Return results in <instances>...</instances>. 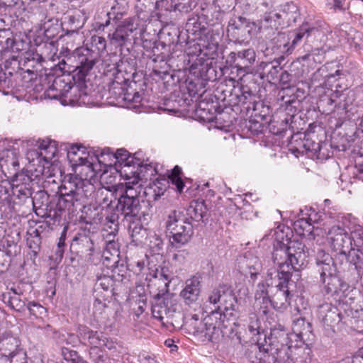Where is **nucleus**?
<instances>
[{
	"label": "nucleus",
	"mask_w": 363,
	"mask_h": 363,
	"mask_svg": "<svg viewBox=\"0 0 363 363\" xmlns=\"http://www.w3.org/2000/svg\"><path fill=\"white\" fill-rule=\"evenodd\" d=\"M140 177H132L125 183V189L118 199L117 210L121 211L125 218H130L133 221L147 222L152 214V206L150 199L157 201L164 194L162 189L156 185L147 186L143 193L148 199H140L142 185L139 184Z\"/></svg>",
	"instance_id": "obj_1"
},
{
	"label": "nucleus",
	"mask_w": 363,
	"mask_h": 363,
	"mask_svg": "<svg viewBox=\"0 0 363 363\" xmlns=\"http://www.w3.org/2000/svg\"><path fill=\"white\" fill-rule=\"evenodd\" d=\"M94 191V186L87 179L78 175H66L59 187L57 207L60 211H75L84 206Z\"/></svg>",
	"instance_id": "obj_2"
},
{
	"label": "nucleus",
	"mask_w": 363,
	"mask_h": 363,
	"mask_svg": "<svg viewBox=\"0 0 363 363\" xmlns=\"http://www.w3.org/2000/svg\"><path fill=\"white\" fill-rule=\"evenodd\" d=\"M328 240L334 250L347 255V259L356 269L363 268V228H358L349 235L339 225L333 226L328 233Z\"/></svg>",
	"instance_id": "obj_3"
},
{
	"label": "nucleus",
	"mask_w": 363,
	"mask_h": 363,
	"mask_svg": "<svg viewBox=\"0 0 363 363\" xmlns=\"http://www.w3.org/2000/svg\"><path fill=\"white\" fill-rule=\"evenodd\" d=\"M307 258L308 252L303 243L291 241L288 246L278 243L272 252V259L278 267L279 279H291L293 271H299L306 265Z\"/></svg>",
	"instance_id": "obj_4"
},
{
	"label": "nucleus",
	"mask_w": 363,
	"mask_h": 363,
	"mask_svg": "<svg viewBox=\"0 0 363 363\" xmlns=\"http://www.w3.org/2000/svg\"><path fill=\"white\" fill-rule=\"evenodd\" d=\"M164 228L171 245L176 248L187 244L194 235L192 223L182 212L176 210L171 211L166 216Z\"/></svg>",
	"instance_id": "obj_5"
},
{
	"label": "nucleus",
	"mask_w": 363,
	"mask_h": 363,
	"mask_svg": "<svg viewBox=\"0 0 363 363\" xmlns=\"http://www.w3.org/2000/svg\"><path fill=\"white\" fill-rule=\"evenodd\" d=\"M187 326L193 335L213 342L219 338L223 329L226 328L228 323L222 319V315L218 311H213L203 321L199 320L196 315H194L187 323Z\"/></svg>",
	"instance_id": "obj_6"
},
{
	"label": "nucleus",
	"mask_w": 363,
	"mask_h": 363,
	"mask_svg": "<svg viewBox=\"0 0 363 363\" xmlns=\"http://www.w3.org/2000/svg\"><path fill=\"white\" fill-rule=\"evenodd\" d=\"M291 337L284 330H274L272 333L269 347L266 352L272 356L274 362H289L293 353L294 345Z\"/></svg>",
	"instance_id": "obj_7"
},
{
	"label": "nucleus",
	"mask_w": 363,
	"mask_h": 363,
	"mask_svg": "<svg viewBox=\"0 0 363 363\" xmlns=\"http://www.w3.org/2000/svg\"><path fill=\"white\" fill-rule=\"evenodd\" d=\"M72 57L75 62V69L78 71L79 77L81 79L89 74L100 60L99 53L87 47H80L75 49Z\"/></svg>",
	"instance_id": "obj_8"
},
{
	"label": "nucleus",
	"mask_w": 363,
	"mask_h": 363,
	"mask_svg": "<svg viewBox=\"0 0 363 363\" xmlns=\"http://www.w3.org/2000/svg\"><path fill=\"white\" fill-rule=\"evenodd\" d=\"M297 6L294 3H288L284 6L281 13L269 12L266 13L261 18V28L263 25L277 29L279 26L285 24L289 25L295 22L297 17Z\"/></svg>",
	"instance_id": "obj_9"
},
{
	"label": "nucleus",
	"mask_w": 363,
	"mask_h": 363,
	"mask_svg": "<svg viewBox=\"0 0 363 363\" xmlns=\"http://www.w3.org/2000/svg\"><path fill=\"white\" fill-rule=\"evenodd\" d=\"M114 157L116 160L115 164L121 167L118 170L120 175L124 177L125 181H128L132 177H140L135 169L140 167V163L135 162L134 158L126 150L123 148L117 150Z\"/></svg>",
	"instance_id": "obj_10"
},
{
	"label": "nucleus",
	"mask_w": 363,
	"mask_h": 363,
	"mask_svg": "<svg viewBox=\"0 0 363 363\" xmlns=\"http://www.w3.org/2000/svg\"><path fill=\"white\" fill-rule=\"evenodd\" d=\"M73 89V84L69 76L57 77L52 85L45 91V99H61L68 98L70 91Z\"/></svg>",
	"instance_id": "obj_11"
},
{
	"label": "nucleus",
	"mask_w": 363,
	"mask_h": 363,
	"mask_svg": "<svg viewBox=\"0 0 363 363\" xmlns=\"http://www.w3.org/2000/svg\"><path fill=\"white\" fill-rule=\"evenodd\" d=\"M138 24L135 18H128L119 25L108 37L111 44L122 46L130 39V36L137 30Z\"/></svg>",
	"instance_id": "obj_12"
},
{
	"label": "nucleus",
	"mask_w": 363,
	"mask_h": 363,
	"mask_svg": "<svg viewBox=\"0 0 363 363\" xmlns=\"http://www.w3.org/2000/svg\"><path fill=\"white\" fill-rule=\"evenodd\" d=\"M290 279H279L276 285V291L271 298L272 308L275 310L283 311L290 305L291 294L288 287Z\"/></svg>",
	"instance_id": "obj_13"
},
{
	"label": "nucleus",
	"mask_w": 363,
	"mask_h": 363,
	"mask_svg": "<svg viewBox=\"0 0 363 363\" xmlns=\"http://www.w3.org/2000/svg\"><path fill=\"white\" fill-rule=\"evenodd\" d=\"M318 320L325 328H333L341 320V313L337 307L330 303L319 306L317 311Z\"/></svg>",
	"instance_id": "obj_14"
},
{
	"label": "nucleus",
	"mask_w": 363,
	"mask_h": 363,
	"mask_svg": "<svg viewBox=\"0 0 363 363\" xmlns=\"http://www.w3.org/2000/svg\"><path fill=\"white\" fill-rule=\"evenodd\" d=\"M201 291V277L196 274L186 279L185 286L179 296L186 305L195 303L200 296Z\"/></svg>",
	"instance_id": "obj_15"
},
{
	"label": "nucleus",
	"mask_w": 363,
	"mask_h": 363,
	"mask_svg": "<svg viewBox=\"0 0 363 363\" xmlns=\"http://www.w3.org/2000/svg\"><path fill=\"white\" fill-rule=\"evenodd\" d=\"M77 333L79 336L84 340H88L91 347H106L111 349L113 346L112 342H109L108 339L102 334L97 331H93L85 325H79Z\"/></svg>",
	"instance_id": "obj_16"
},
{
	"label": "nucleus",
	"mask_w": 363,
	"mask_h": 363,
	"mask_svg": "<svg viewBox=\"0 0 363 363\" xmlns=\"http://www.w3.org/2000/svg\"><path fill=\"white\" fill-rule=\"evenodd\" d=\"M21 345V340L11 332L0 333V361L4 362Z\"/></svg>",
	"instance_id": "obj_17"
},
{
	"label": "nucleus",
	"mask_w": 363,
	"mask_h": 363,
	"mask_svg": "<svg viewBox=\"0 0 363 363\" xmlns=\"http://www.w3.org/2000/svg\"><path fill=\"white\" fill-rule=\"evenodd\" d=\"M297 314L293 315L292 330L293 333L289 334L291 339H295L299 342L306 339V335H308L312 331L311 323L306 321V318L302 316L301 311L297 308Z\"/></svg>",
	"instance_id": "obj_18"
},
{
	"label": "nucleus",
	"mask_w": 363,
	"mask_h": 363,
	"mask_svg": "<svg viewBox=\"0 0 363 363\" xmlns=\"http://www.w3.org/2000/svg\"><path fill=\"white\" fill-rule=\"evenodd\" d=\"M240 269L245 276L250 275L254 281L262 269V264L257 256L252 253H246L240 261Z\"/></svg>",
	"instance_id": "obj_19"
},
{
	"label": "nucleus",
	"mask_w": 363,
	"mask_h": 363,
	"mask_svg": "<svg viewBox=\"0 0 363 363\" xmlns=\"http://www.w3.org/2000/svg\"><path fill=\"white\" fill-rule=\"evenodd\" d=\"M316 267L320 279L337 274V268L333 259L323 250H320L317 254Z\"/></svg>",
	"instance_id": "obj_20"
},
{
	"label": "nucleus",
	"mask_w": 363,
	"mask_h": 363,
	"mask_svg": "<svg viewBox=\"0 0 363 363\" xmlns=\"http://www.w3.org/2000/svg\"><path fill=\"white\" fill-rule=\"evenodd\" d=\"M321 281L324 284L325 293L331 296L340 295V298H341L342 295H345V293L349 289V285L343 281L337 274L327 278H323Z\"/></svg>",
	"instance_id": "obj_21"
},
{
	"label": "nucleus",
	"mask_w": 363,
	"mask_h": 363,
	"mask_svg": "<svg viewBox=\"0 0 363 363\" xmlns=\"http://www.w3.org/2000/svg\"><path fill=\"white\" fill-rule=\"evenodd\" d=\"M236 309L237 298L233 293V291L230 289V291L224 295L223 301L215 311H218L222 315V319L225 320V322L228 323L230 318L235 316Z\"/></svg>",
	"instance_id": "obj_22"
},
{
	"label": "nucleus",
	"mask_w": 363,
	"mask_h": 363,
	"mask_svg": "<svg viewBox=\"0 0 363 363\" xmlns=\"http://www.w3.org/2000/svg\"><path fill=\"white\" fill-rule=\"evenodd\" d=\"M235 105L240 106L247 111L255 108L256 96L247 86L239 88L238 93L235 94Z\"/></svg>",
	"instance_id": "obj_23"
},
{
	"label": "nucleus",
	"mask_w": 363,
	"mask_h": 363,
	"mask_svg": "<svg viewBox=\"0 0 363 363\" xmlns=\"http://www.w3.org/2000/svg\"><path fill=\"white\" fill-rule=\"evenodd\" d=\"M200 40L203 52L201 57L204 59V62L208 60L214 59L218 55V42L216 37L212 34L208 33L203 37L200 38Z\"/></svg>",
	"instance_id": "obj_24"
},
{
	"label": "nucleus",
	"mask_w": 363,
	"mask_h": 363,
	"mask_svg": "<svg viewBox=\"0 0 363 363\" xmlns=\"http://www.w3.org/2000/svg\"><path fill=\"white\" fill-rule=\"evenodd\" d=\"M231 57L236 67L247 68L252 65L256 58V53L253 49H245L238 52H231Z\"/></svg>",
	"instance_id": "obj_25"
},
{
	"label": "nucleus",
	"mask_w": 363,
	"mask_h": 363,
	"mask_svg": "<svg viewBox=\"0 0 363 363\" xmlns=\"http://www.w3.org/2000/svg\"><path fill=\"white\" fill-rule=\"evenodd\" d=\"M350 104L345 97L344 96L342 97L338 96L336 101L335 108L334 111L331 112V115L333 118L342 123L350 118Z\"/></svg>",
	"instance_id": "obj_26"
},
{
	"label": "nucleus",
	"mask_w": 363,
	"mask_h": 363,
	"mask_svg": "<svg viewBox=\"0 0 363 363\" xmlns=\"http://www.w3.org/2000/svg\"><path fill=\"white\" fill-rule=\"evenodd\" d=\"M121 63L122 62L119 55L115 53L107 54L101 62L104 73H112L114 75L116 73L121 72Z\"/></svg>",
	"instance_id": "obj_27"
},
{
	"label": "nucleus",
	"mask_w": 363,
	"mask_h": 363,
	"mask_svg": "<svg viewBox=\"0 0 363 363\" xmlns=\"http://www.w3.org/2000/svg\"><path fill=\"white\" fill-rule=\"evenodd\" d=\"M315 221L316 219L312 218V214H309L308 218H301L296 220L294 223V229L300 236L309 235L313 231V223H315Z\"/></svg>",
	"instance_id": "obj_28"
},
{
	"label": "nucleus",
	"mask_w": 363,
	"mask_h": 363,
	"mask_svg": "<svg viewBox=\"0 0 363 363\" xmlns=\"http://www.w3.org/2000/svg\"><path fill=\"white\" fill-rule=\"evenodd\" d=\"M338 98L337 93H332L330 95L321 96L317 103L318 108L323 114L329 115L335 108L336 101Z\"/></svg>",
	"instance_id": "obj_29"
},
{
	"label": "nucleus",
	"mask_w": 363,
	"mask_h": 363,
	"mask_svg": "<svg viewBox=\"0 0 363 363\" xmlns=\"http://www.w3.org/2000/svg\"><path fill=\"white\" fill-rule=\"evenodd\" d=\"M186 52L189 57H196L195 61L191 66V68H196L199 65H203L205 63L204 59L201 57L203 52L200 38L197 42L189 43L186 49Z\"/></svg>",
	"instance_id": "obj_30"
},
{
	"label": "nucleus",
	"mask_w": 363,
	"mask_h": 363,
	"mask_svg": "<svg viewBox=\"0 0 363 363\" xmlns=\"http://www.w3.org/2000/svg\"><path fill=\"white\" fill-rule=\"evenodd\" d=\"M311 350L303 345H294L291 358L289 361L293 363H308L311 360Z\"/></svg>",
	"instance_id": "obj_31"
},
{
	"label": "nucleus",
	"mask_w": 363,
	"mask_h": 363,
	"mask_svg": "<svg viewBox=\"0 0 363 363\" xmlns=\"http://www.w3.org/2000/svg\"><path fill=\"white\" fill-rule=\"evenodd\" d=\"M316 32H318V28L308 22L303 23L295 33L291 42V48L294 49L305 36L308 37L311 34H315Z\"/></svg>",
	"instance_id": "obj_32"
},
{
	"label": "nucleus",
	"mask_w": 363,
	"mask_h": 363,
	"mask_svg": "<svg viewBox=\"0 0 363 363\" xmlns=\"http://www.w3.org/2000/svg\"><path fill=\"white\" fill-rule=\"evenodd\" d=\"M254 27H255V24L254 23L248 22L245 18L239 16L233 18L229 21L228 31L247 30V33L250 34L251 29Z\"/></svg>",
	"instance_id": "obj_33"
},
{
	"label": "nucleus",
	"mask_w": 363,
	"mask_h": 363,
	"mask_svg": "<svg viewBox=\"0 0 363 363\" xmlns=\"http://www.w3.org/2000/svg\"><path fill=\"white\" fill-rule=\"evenodd\" d=\"M186 212L187 215L191 220L200 221L203 219L205 215L206 207L203 202L193 201L190 203Z\"/></svg>",
	"instance_id": "obj_34"
},
{
	"label": "nucleus",
	"mask_w": 363,
	"mask_h": 363,
	"mask_svg": "<svg viewBox=\"0 0 363 363\" xmlns=\"http://www.w3.org/2000/svg\"><path fill=\"white\" fill-rule=\"evenodd\" d=\"M0 165L9 168L12 167L14 169L19 167V162L16 157L15 150H4L2 151L1 157L0 158Z\"/></svg>",
	"instance_id": "obj_35"
},
{
	"label": "nucleus",
	"mask_w": 363,
	"mask_h": 363,
	"mask_svg": "<svg viewBox=\"0 0 363 363\" xmlns=\"http://www.w3.org/2000/svg\"><path fill=\"white\" fill-rule=\"evenodd\" d=\"M26 242L28 247L31 250L34 256H37L40 251L41 245V238L38 229H34L32 232L28 233Z\"/></svg>",
	"instance_id": "obj_36"
},
{
	"label": "nucleus",
	"mask_w": 363,
	"mask_h": 363,
	"mask_svg": "<svg viewBox=\"0 0 363 363\" xmlns=\"http://www.w3.org/2000/svg\"><path fill=\"white\" fill-rule=\"evenodd\" d=\"M182 168L176 165L172 170L169 175V179L172 184L176 186L177 191L179 194L183 192L185 186L184 182L182 179Z\"/></svg>",
	"instance_id": "obj_37"
},
{
	"label": "nucleus",
	"mask_w": 363,
	"mask_h": 363,
	"mask_svg": "<svg viewBox=\"0 0 363 363\" xmlns=\"http://www.w3.org/2000/svg\"><path fill=\"white\" fill-rule=\"evenodd\" d=\"M79 245L81 246V252L87 260H91L95 251L93 240L89 237H84L80 239Z\"/></svg>",
	"instance_id": "obj_38"
},
{
	"label": "nucleus",
	"mask_w": 363,
	"mask_h": 363,
	"mask_svg": "<svg viewBox=\"0 0 363 363\" xmlns=\"http://www.w3.org/2000/svg\"><path fill=\"white\" fill-rule=\"evenodd\" d=\"M230 288L225 284L219 285L214 289L208 296V301L211 303L220 305L223 301V296L229 291Z\"/></svg>",
	"instance_id": "obj_39"
},
{
	"label": "nucleus",
	"mask_w": 363,
	"mask_h": 363,
	"mask_svg": "<svg viewBox=\"0 0 363 363\" xmlns=\"http://www.w3.org/2000/svg\"><path fill=\"white\" fill-rule=\"evenodd\" d=\"M4 362L9 363H28V355L26 350L23 347L22 345L10 354Z\"/></svg>",
	"instance_id": "obj_40"
},
{
	"label": "nucleus",
	"mask_w": 363,
	"mask_h": 363,
	"mask_svg": "<svg viewBox=\"0 0 363 363\" xmlns=\"http://www.w3.org/2000/svg\"><path fill=\"white\" fill-rule=\"evenodd\" d=\"M13 63H14L15 66L16 65H17V66L19 65V63L16 60H13ZM7 64H8V62H6L5 69H4V75L5 76V79H4V82H6V79H8V77H6L7 75H9L11 77L14 76L16 78H18V76H21L23 73H26V72L28 73L29 75H31V77L29 79V80H32L33 79V75L35 74H34L33 71H32L29 68H28L26 69V71H23V69H22V68L20 69L18 67H18V70L15 71L13 72V71L11 70V69L9 67Z\"/></svg>",
	"instance_id": "obj_41"
},
{
	"label": "nucleus",
	"mask_w": 363,
	"mask_h": 363,
	"mask_svg": "<svg viewBox=\"0 0 363 363\" xmlns=\"http://www.w3.org/2000/svg\"><path fill=\"white\" fill-rule=\"evenodd\" d=\"M84 149V147L77 145H72L69 150H67V157L71 162L73 163L74 165H84L86 159H84L82 157L79 156L77 159L75 158V156L77 155V152L80 150V149Z\"/></svg>",
	"instance_id": "obj_42"
},
{
	"label": "nucleus",
	"mask_w": 363,
	"mask_h": 363,
	"mask_svg": "<svg viewBox=\"0 0 363 363\" xmlns=\"http://www.w3.org/2000/svg\"><path fill=\"white\" fill-rule=\"evenodd\" d=\"M4 301L11 308L16 311H21L27 306L24 301H21L17 295L4 296Z\"/></svg>",
	"instance_id": "obj_43"
},
{
	"label": "nucleus",
	"mask_w": 363,
	"mask_h": 363,
	"mask_svg": "<svg viewBox=\"0 0 363 363\" xmlns=\"http://www.w3.org/2000/svg\"><path fill=\"white\" fill-rule=\"evenodd\" d=\"M284 103L286 104V110L291 113L289 117L284 118V121L286 124L291 123L296 112V105H298L300 101L295 96H293L291 99L285 100Z\"/></svg>",
	"instance_id": "obj_44"
},
{
	"label": "nucleus",
	"mask_w": 363,
	"mask_h": 363,
	"mask_svg": "<svg viewBox=\"0 0 363 363\" xmlns=\"http://www.w3.org/2000/svg\"><path fill=\"white\" fill-rule=\"evenodd\" d=\"M89 356L94 363H105L108 359L106 352L101 347H90Z\"/></svg>",
	"instance_id": "obj_45"
},
{
	"label": "nucleus",
	"mask_w": 363,
	"mask_h": 363,
	"mask_svg": "<svg viewBox=\"0 0 363 363\" xmlns=\"http://www.w3.org/2000/svg\"><path fill=\"white\" fill-rule=\"evenodd\" d=\"M118 247V243L113 240H106L103 256L107 259H109V255L118 257L119 254Z\"/></svg>",
	"instance_id": "obj_46"
},
{
	"label": "nucleus",
	"mask_w": 363,
	"mask_h": 363,
	"mask_svg": "<svg viewBox=\"0 0 363 363\" xmlns=\"http://www.w3.org/2000/svg\"><path fill=\"white\" fill-rule=\"evenodd\" d=\"M26 308L30 312V314L35 316L36 318H41L43 315L46 313V308L35 301L28 302Z\"/></svg>",
	"instance_id": "obj_47"
},
{
	"label": "nucleus",
	"mask_w": 363,
	"mask_h": 363,
	"mask_svg": "<svg viewBox=\"0 0 363 363\" xmlns=\"http://www.w3.org/2000/svg\"><path fill=\"white\" fill-rule=\"evenodd\" d=\"M255 306L258 308L259 312L267 315L272 307V302L270 297L255 300Z\"/></svg>",
	"instance_id": "obj_48"
},
{
	"label": "nucleus",
	"mask_w": 363,
	"mask_h": 363,
	"mask_svg": "<svg viewBox=\"0 0 363 363\" xmlns=\"http://www.w3.org/2000/svg\"><path fill=\"white\" fill-rule=\"evenodd\" d=\"M196 6V0H178L175 4L174 9L180 12L188 13Z\"/></svg>",
	"instance_id": "obj_49"
},
{
	"label": "nucleus",
	"mask_w": 363,
	"mask_h": 363,
	"mask_svg": "<svg viewBox=\"0 0 363 363\" xmlns=\"http://www.w3.org/2000/svg\"><path fill=\"white\" fill-rule=\"evenodd\" d=\"M247 328L250 333L253 335L259 333L260 323L256 314L252 313L250 315V323L248 324Z\"/></svg>",
	"instance_id": "obj_50"
},
{
	"label": "nucleus",
	"mask_w": 363,
	"mask_h": 363,
	"mask_svg": "<svg viewBox=\"0 0 363 363\" xmlns=\"http://www.w3.org/2000/svg\"><path fill=\"white\" fill-rule=\"evenodd\" d=\"M113 281L108 276H104L99 277L96 283V286L98 289H102L104 291H108L113 286Z\"/></svg>",
	"instance_id": "obj_51"
},
{
	"label": "nucleus",
	"mask_w": 363,
	"mask_h": 363,
	"mask_svg": "<svg viewBox=\"0 0 363 363\" xmlns=\"http://www.w3.org/2000/svg\"><path fill=\"white\" fill-rule=\"evenodd\" d=\"M12 194L13 196L21 199V197H28L30 195V189L22 184H12Z\"/></svg>",
	"instance_id": "obj_52"
},
{
	"label": "nucleus",
	"mask_w": 363,
	"mask_h": 363,
	"mask_svg": "<svg viewBox=\"0 0 363 363\" xmlns=\"http://www.w3.org/2000/svg\"><path fill=\"white\" fill-rule=\"evenodd\" d=\"M268 286H269V284L267 283H264L263 281H262L257 284L256 291H255V300L263 298L265 297H269L268 296V291H267Z\"/></svg>",
	"instance_id": "obj_53"
},
{
	"label": "nucleus",
	"mask_w": 363,
	"mask_h": 363,
	"mask_svg": "<svg viewBox=\"0 0 363 363\" xmlns=\"http://www.w3.org/2000/svg\"><path fill=\"white\" fill-rule=\"evenodd\" d=\"M289 35L286 33H277V37L274 38L273 40H276V43H277V47L281 48L283 47L284 50L281 52H284L285 49L288 47L289 45Z\"/></svg>",
	"instance_id": "obj_54"
},
{
	"label": "nucleus",
	"mask_w": 363,
	"mask_h": 363,
	"mask_svg": "<svg viewBox=\"0 0 363 363\" xmlns=\"http://www.w3.org/2000/svg\"><path fill=\"white\" fill-rule=\"evenodd\" d=\"M163 245L162 239L157 235H153L150 241V247L155 253L160 252L163 247Z\"/></svg>",
	"instance_id": "obj_55"
},
{
	"label": "nucleus",
	"mask_w": 363,
	"mask_h": 363,
	"mask_svg": "<svg viewBox=\"0 0 363 363\" xmlns=\"http://www.w3.org/2000/svg\"><path fill=\"white\" fill-rule=\"evenodd\" d=\"M91 45L95 46L99 53L100 51H104L106 48V41L104 37L94 35L91 37Z\"/></svg>",
	"instance_id": "obj_56"
},
{
	"label": "nucleus",
	"mask_w": 363,
	"mask_h": 363,
	"mask_svg": "<svg viewBox=\"0 0 363 363\" xmlns=\"http://www.w3.org/2000/svg\"><path fill=\"white\" fill-rule=\"evenodd\" d=\"M112 86L113 88L109 90L110 93H111L113 89H118L119 90L118 99H121L122 100L124 101H128V102H132L131 97L133 96V94L130 93H124V90L119 83H113Z\"/></svg>",
	"instance_id": "obj_57"
},
{
	"label": "nucleus",
	"mask_w": 363,
	"mask_h": 363,
	"mask_svg": "<svg viewBox=\"0 0 363 363\" xmlns=\"http://www.w3.org/2000/svg\"><path fill=\"white\" fill-rule=\"evenodd\" d=\"M107 308V305L104 301H102L99 298H96L94 304H93V308H94V313L96 315H102L106 308Z\"/></svg>",
	"instance_id": "obj_58"
},
{
	"label": "nucleus",
	"mask_w": 363,
	"mask_h": 363,
	"mask_svg": "<svg viewBox=\"0 0 363 363\" xmlns=\"http://www.w3.org/2000/svg\"><path fill=\"white\" fill-rule=\"evenodd\" d=\"M41 58V56H40L38 54L34 52H27L26 56L24 58L23 65L26 66V64L32 62L33 64L28 65V67L33 68L35 67L34 64L40 62Z\"/></svg>",
	"instance_id": "obj_59"
},
{
	"label": "nucleus",
	"mask_w": 363,
	"mask_h": 363,
	"mask_svg": "<svg viewBox=\"0 0 363 363\" xmlns=\"http://www.w3.org/2000/svg\"><path fill=\"white\" fill-rule=\"evenodd\" d=\"M62 354L65 359L67 362H71V363H74L77 359L79 357L76 351L69 350L67 348L62 349Z\"/></svg>",
	"instance_id": "obj_60"
},
{
	"label": "nucleus",
	"mask_w": 363,
	"mask_h": 363,
	"mask_svg": "<svg viewBox=\"0 0 363 363\" xmlns=\"http://www.w3.org/2000/svg\"><path fill=\"white\" fill-rule=\"evenodd\" d=\"M167 269L164 268H161L160 269H156L154 277L159 279H164L165 281H167L168 283L170 281V277L169 275L167 274Z\"/></svg>",
	"instance_id": "obj_61"
},
{
	"label": "nucleus",
	"mask_w": 363,
	"mask_h": 363,
	"mask_svg": "<svg viewBox=\"0 0 363 363\" xmlns=\"http://www.w3.org/2000/svg\"><path fill=\"white\" fill-rule=\"evenodd\" d=\"M46 198L45 195L42 193H38L33 198V204L34 208H40L43 206V202L40 201V199Z\"/></svg>",
	"instance_id": "obj_62"
},
{
	"label": "nucleus",
	"mask_w": 363,
	"mask_h": 363,
	"mask_svg": "<svg viewBox=\"0 0 363 363\" xmlns=\"http://www.w3.org/2000/svg\"><path fill=\"white\" fill-rule=\"evenodd\" d=\"M271 68L270 70L267 73V77L270 78V79L273 80L277 77V74L281 69V67L277 65H272L271 64Z\"/></svg>",
	"instance_id": "obj_63"
},
{
	"label": "nucleus",
	"mask_w": 363,
	"mask_h": 363,
	"mask_svg": "<svg viewBox=\"0 0 363 363\" xmlns=\"http://www.w3.org/2000/svg\"><path fill=\"white\" fill-rule=\"evenodd\" d=\"M40 148L45 151L51 152L52 155H55L56 151L55 148L53 146H52L50 143L46 144L44 141L42 143H40Z\"/></svg>",
	"instance_id": "obj_64"
}]
</instances>
